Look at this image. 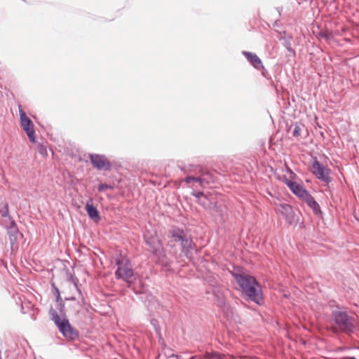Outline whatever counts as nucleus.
I'll list each match as a JSON object with an SVG mask.
<instances>
[{
  "label": "nucleus",
  "mask_w": 359,
  "mask_h": 359,
  "mask_svg": "<svg viewBox=\"0 0 359 359\" xmlns=\"http://www.w3.org/2000/svg\"><path fill=\"white\" fill-rule=\"evenodd\" d=\"M52 286L54 290L53 294L55 296L56 301L57 302H59L60 309V311H62V309L65 307V304H64L63 302L62 301L60 290L57 288V287L55 285V284H52Z\"/></svg>",
  "instance_id": "nucleus-19"
},
{
  "label": "nucleus",
  "mask_w": 359,
  "mask_h": 359,
  "mask_svg": "<svg viewBox=\"0 0 359 359\" xmlns=\"http://www.w3.org/2000/svg\"><path fill=\"white\" fill-rule=\"evenodd\" d=\"M301 130H302V128H301V126L298 123H295L294 125V130H293V136L294 137H299L301 134Z\"/></svg>",
  "instance_id": "nucleus-24"
},
{
  "label": "nucleus",
  "mask_w": 359,
  "mask_h": 359,
  "mask_svg": "<svg viewBox=\"0 0 359 359\" xmlns=\"http://www.w3.org/2000/svg\"><path fill=\"white\" fill-rule=\"evenodd\" d=\"M89 158L92 165L98 170L109 171L111 163L104 155L90 154Z\"/></svg>",
  "instance_id": "nucleus-8"
},
{
  "label": "nucleus",
  "mask_w": 359,
  "mask_h": 359,
  "mask_svg": "<svg viewBox=\"0 0 359 359\" xmlns=\"http://www.w3.org/2000/svg\"><path fill=\"white\" fill-rule=\"evenodd\" d=\"M151 299H153V302H152L151 304H149L148 306V309L151 311H153V310H154L153 307L154 306V309L156 311V312H159V309H162L163 306H161L157 301H156L153 298H151Z\"/></svg>",
  "instance_id": "nucleus-22"
},
{
  "label": "nucleus",
  "mask_w": 359,
  "mask_h": 359,
  "mask_svg": "<svg viewBox=\"0 0 359 359\" xmlns=\"http://www.w3.org/2000/svg\"><path fill=\"white\" fill-rule=\"evenodd\" d=\"M115 264L117 266L115 271L116 278L126 282L128 287H130L133 280L136 279V273L130 261L127 258L119 257L115 259Z\"/></svg>",
  "instance_id": "nucleus-3"
},
{
  "label": "nucleus",
  "mask_w": 359,
  "mask_h": 359,
  "mask_svg": "<svg viewBox=\"0 0 359 359\" xmlns=\"http://www.w3.org/2000/svg\"><path fill=\"white\" fill-rule=\"evenodd\" d=\"M231 275L249 300L259 305L264 303L261 286L253 276L239 269L231 271Z\"/></svg>",
  "instance_id": "nucleus-1"
},
{
  "label": "nucleus",
  "mask_w": 359,
  "mask_h": 359,
  "mask_svg": "<svg viewBox=\"0 0 359 359\" xmlns=\"http://www.w3.org/2000/svg\"><path fill=\"white\" fill-rule=\"evenodd\" d=\"M191 194L196 197V202L204 209H210L212 208L213 202L210 196L205 194L202 191H193Z\"/></svg>",
  "instance_id": "nucleus-11"
},
{
  "label": "nucleus",
  "mask_w": 359,
  "mask_h": 359,
  "mask_svg": "<svg viewBox=\"0 0 359 359\" xmlns=\"http://www.w3.org/2000/svg\"><path fill=\"white\" fill-rule=\"evenodd\" d=\"M284 182L289 187V189L292 187L291 183H296L295 182H292V180L287 179L286 177H284Z\"/></svg>",
  "instance_id": "nucleus-27"
},
{
  "label": "nucleus",
  "mask_w": 359,
  "mask_h": 359,
  "mask_svg": "<svg viewBox=\"0 0 359 359\" xmlns=\"http://www.w3.org/2000/svg\"><path fill=\"white\" fill-rule=\"evenodd\" d=\"M146 244L150 248V251L158 259L161 261L165 257V254L163 245L156 235L147 233L144 236Z\"/></svg>",
  "instance_id": "nucleus-6"
},
{
  "label": "nucleus",
  "mask_w": 359,
  "mask_h": 359,
  "mask_svg": "<svg viewBox=\"0 0 359 359\" xmlns=\"http://www.w3.org/2000/svg\"><path fill=\"white\" fill-rule=\"evenodd\" d=\"M86 210L89 217L95 222H98L101 219L99 211L93 205L92 198H90L86 205Z\"/></svg>",
  "instance_id": "nucleus-13"
},
{
  "label": "nucleus",
  "mask_w": 359,
  "mask_h": 359,
  "mask_svg": "<svg viewBox=\"0 0 359 359\" xmlns=\"http://www.w3.org/2000/svg\"><path fill=\"white\" fill-rule=\"evenodd\" d=\"M69 280L74 283L75 287L76 288V290L81 294V290L79 289L78 284H77V283L79 281L78 279L76 277L71 276L70 278L69 279Z\"/></svg>",
  "instance_id": "nucleus-25"
},
{
  "label": "nucleus",
  "mask_w": 359,
  "mask_h": 359,
  "mask_svg": "<svg viewBox=\"0 0 359 359\" xmlns=\"http://www.w3.org/2000/svg\"><path fill=\"white\" fill-rule=\"evenodd\" d=\"M196 169H198L199 172L201 173V176H194V180H193V182L198 183L201 187H204L205 185L208 184L210 182L213 181L212 177L209 172H204L203 170L197 165H190L188 169L184 168H182V170L184 172H192Z\"/></svg>",
  "instance_id": "nucleus-9"
},
{
  "label": "nucleus",
  "mask_w": 359,
  "mask_h": 359,
  "mask_svg": "<svg viewBox=\"0 0 359 359\" xmlns=\"http://www.w3.org/2000/svg\"><path fill=\"white\" fill-rule=\"evenodd\" d=\"M279 211L280 213L286 217V219L289 222V223H292V221L290 220L291 217L293 215V210L292 208L289 204H281L280 206Z\"/></svg>",
  "instance_id": "nucleus-17"
},
{
  "label": "nucleus",
  "mask_w": 359,
  "mask_h": 359,
  "mask_svg": "<svg viewBox=\"0 0 359 359\" xmlns=\"http://www.w3.org/2000/svg\"><path fill=\"white\" fill-rule=\"evenodd\" d=\"M7 233L8 235L11 247L13 248L20 233L18 228L13 220L11 221V225L7 229Z\"/></svg>",
  "instance_id": "nucleus-12"
},
{
  "label": "nucleus",
  "mask_w": 359,
  "mask_h": 359,
  "mask_svg": "<svg viewBox=\"0 0 359 359\" xmlns=\"http://www.w3.org/2000/svg\"><path fill=\"white\" fill-rule=\"evenodd\" d=\"M320 36L323 38H325V39L328 40L330 39V34L327 33H321Z\"/></svg>",
  "instance_id": "nucleus-31"
},
{
  "label": "nucleus",
  "mask_w": 359,
  "mask_h": 359,
  "mask_svg": "<svg viewBox=\"0 0 359 359\" xmlns=\"http://www.w3.org/2000/svg\"><path fill=\"white\" fill-rule=\"evenodd\" d=\"M169 234L173 242L180 243L181 251L184 255L191 259L193 257V250L196 247L191 237L183 229L176 227L170 229Z\"/></svg>",
  "instance_id": "nucleus-2"
},
{
  "label": "nucleus",
  "mask_w": 359,
  "mask_h": 359,
  "mask_svg": "<svg viewBox=\"0 0 359 359\" xmlns=\"http://www.w3.org/2000/svg\"><path fill=\"white\" fill-rule=\"evenodd\" d=\"M348 359H355L354 357L348 358Z\"/></svg>",
  "instance_id": "nucleus-35"
},
{
  "label": "nucleus",
  "mask_w": 359,
  "mask_h": 359,
  "mask_svg": "<svg viewBox=\"0 0 359 359\" xmlns=\"http://www.w3.org/2000/svg\"><path fill=\"white\" fill-rule=\"evenodd\" d=\"M193 180L194 179V176H187L185 179H184V182L187 183V184H189L191 182H193Z\"/></svg>",
  "instance_id": "nucleus-28"
},
{
  "label": "nucleus",
  "mask_w": 359,
  "mask_h": 359,
  "mask_svg": "<svg viewBox=\"0 0 359 359\" xmlns=\"http://www.w3.org/2000/svg\"><path fill=\"white\" fill-rule=\"evenodd\" d=\"M222 355L217 352H207L204 355V359H222Z\"/></svg>",
  "instance_id": "nucleus-21"
},
{
  "label": "nucleus",
  "mask_w": 359,
  "mask_h": 359,
  "mask_svg": "<svg viewBox=\"0 0 359 359\" xmlns=\"http://www.w3.org/2000/svg\"><path fill=\"white\" fill-rule=\"evenodd\" d=\"M243 54L245 56L248 62L255 68L258 69L259 66L263 67L261 60L256 54L247 51H243Z\"/></svg>",
  "instance_id": "nucleus-15"
},
{
  "label": "nucleus",
  "mask_w": 359,
  "mask_h": 359,
  "mask_svg": "<svg viewBox=\"0 0 359 359\" xmlns=\"http://www.w3.org/2000/svg\"><path fill=\"white\" fill-rule=\"evenodd\" d=\"M278 39L280 41H283V45L290 53L293 55L295 54L294 50L292 48L291 41L292 37L290 35L287 36L286 33L284 32L283 34H280Z\"/></svg>",
  "instance_id": "nucleus-16"
},
{
  "label": "nucleus",
  "mask_w": 359,
  "mask_h": 359,
  "mask_svg": "<svg viewBox=\"0 0 359 359\" xmlns=\"http://www.w3.org/2000/svg\"><path fill=\"white\" fill-rule=\"evenodd\" d=\"M221 305H223V311L226 313L227 318L230 317L233 311L229 305L225 304L224 299L222 298L219 300Z\"/></svg>",
  "instance_id": "nucleus-20"
},
{
  "label": "nucleus",
  "mask_w": 359,
  "mask_h": 359,
  "mask_svg": "<svg viewBox=\"0 0 359 359\" xmlns=\"http://www.w3.org/2000/svg\"><path fill=\"white\" fill-rule=\"evenodd\" d=\"M49 315L50 319L65 338L74 340L79 337L78 331L70 325L67 317L65 316L61 318L56 310L53 308L49 310Z\"/></svg>",
  "instance_id": "nucleus-5"
},
{
  "label": "nucleus",
  "mask_w": 359,
  "mask_h": 359,
  "mask_svg": "<svg viewBox=\"0 0 359 359\" xmlns=\"http://www.w3.org/2000/svg\"><path fill=\"white\" fill-rule=\"evenodd\" d=\"M113 189V187L111 186L110 184H100L97 187V190L100 192H103L106 189Z\"/></svg>",
  "instance_id": "nucleus-23"
},
{
  "label": "nucleus",
  "mask_w": 359,
  "mask_h": 359,
  "mask_svg": "<svg viewBox=\"0 0 359 359\" xmlns=\"http://www.w3.org/2000/svg\"><path fill=\"white\" fill-rule=\"evenodd\" d=\"M304 202L306 203L308 206H309L313 211L316 215H318L321 212L320 206L318 203L316 201L314 198L311 195V194L307 191L304 196L301 198Z\"/></svg>",
  "instance_id": "nucleus-14"
},
{
  "label": "nucleus",
  "mask_w": 359,
  "mask_h": 359,
  "mask_svg": "<svg viewBox=\"0 0 359 359\" xmlns=\"http://www.w3.org/2000/svg\"><path fill=\"white\" fill-rule=\"evenodd\" d=\"M167 358L175 357L177 359H180L181 357L178 355L172 354L171 355H167Z\"/></svg>",
  "instance_id": "nucleus-32"
},
{
  "label": "nucleus",
  "mask_w": 359,
  "mask_h": 359,
  "mask_svg": "<svg viewBox=\"0 0 359 359\" xmlns=\"http://www.w3.org/2000/svg\"><path fill=\"white\" fill-rule=\"evenodd\" d=\"M69 299L74 300L75 299H74V297H71Z\"/></svg>",
  "instance_id": "nucleus-34"
},
{
  "label": "nucleus",
  "mask_w": 359,
  "mask_h": 359,
  "mask_svg": "<svg viewBox=\"0 0 359 359\" xmlns=\"http://www.w3.org/2000/svg\"><path fill=\"white\" fill-rule=\"evenodd\" d=\"M151 324L154 325V327H155L156 331L157 332H158V328H157V327H156V325H157V323H158V322H157V320H155V319H152V320H151Z\"/></svg>",
  "instance_id": "nucleus-30"
},
{
  "label": "nucleus",
  "mask_w": 359,
  "mask_h": 359,
  "mask_svg": "<svg viewBox=\"0 0 359 359\" xmlns=\"http://www.w3.org/2000/svg\"><path fill=\"white\" fill-rule=\"evenodd\" d=\"M312 172L320 180L327 184L331 182L330 170L315 159L312 164Z\"/></svg>",
  "instance_id": "nucleus-7"
},
{
  "label": "nucleus",
  "mask_w": 359,
  "mask_h": 359,
  "mask_svg": "<svg viewBox=\"0 0 359 359\" xmlns=\"http://www.w3.org/2000/svg\"><path fill=\"white\" fill-rule=\"evenodd\" d=\"M292 187L290 190L299 198H301L308 191L305 189L302 185L298 183H291Z\"/></svg>",
  "instance_id": "nucleus-18"
},
{
  "label": "nucleus",
  "mask_w": 359,
  "mask_h": 359,
  "mask_svg": "<svg viewBox=\"0 0 359 359\" xmlns=\"http://www.w3.org/2000/svg\"><path fill=\"white\" fill-rule=\"evenodd\" d=\"M1 212V215L2 217H7L8 215V205H6L4 209L1 210L0 211Z\"/></svg>",
  "instance_id": "nucleus-26"
},
{
  "label": "nucleus",
  "mask_w": 359,
  "mask_h": 359,
  "mask_svg": "<svg viewBox=\"0 0 359 359\" xmlns=\"http://www.w3.org/2000/svg\"><path fill=\"white\" fill-rule=\"evenodd\" d=\"M20 123L30 142H35V131L32 121L26 116L22 109H20Z\"/></svg>",
  "instance_id": "nucleus-10"
},
{
  "label": "nucleus",
  "mask_w": 359,
  "mask_h": 359,
  "mask_svg": "<svg viewBox=\"0 0 359 359\" xmlns=\"http://www.w3.org/2000/svg\"><path fill=\"white\" fill-rule=\"evenodd\" d=\"M332 320L335 327L341 332L351 334L356 327L357 322L354 317L349 316L346 311L337 310L332 313Z\"/></svg>",
  "instance_id": "nucleus-4"
},
{
  "label": "nucleus",
  "mask_w": 359,
  "mask_h": 359,
  "mask_svg": "<svg viewBox=\"0 0 359 359\" xmlns=\"http://www.w3.org/2000/svg\"><path fill=\"white\" fill-rule=\"evenodd\" d=\"M158 334H159L158 342H159V344H161L162 345V346L165 347V344L164 339L161 337V333H158Z\"/></svg>",
  "instance_id": "nucleus-29"
},
{
  "label": "nucleus",
  "mask_w": 359,
  "mask_h": 359,
  "mask_svg": "<svg viewBox=\"0 0 359 359\" xmlns=\"http://www.w3.org/2000/svg\"><path fill=\"white\" fill-rule=\"evenodd\" d=\"M288 171H289L290 172H291L292 174H294L290 168H288Z\"/></svg>",
  "instance_id": "nucleus-33"
}]
</instances>
